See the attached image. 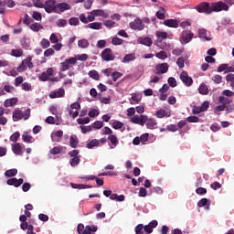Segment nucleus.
Wrapping results in <instances>:
<instances>
[{
    "instance_id": "obj_21",
    "label": "nucleus",
    "mask_w": 234,
    "mask_h": 234,
    "mask_svg": "<svg viewBox=\"0 0 234 234\" xmlns=\"http://www.w3.org/2000/svg\"><path fill=\"white\" fill-rule=\"evenodd\" d=\"M17 98H11V99H6L4 101V107L8 108V107H16L17 105Z\"/></svg>"
},
{
    "instance_id": "obj_9",
    "label": "nucleus",
    "mask_w": 234,
    "mask_h": 234,
    "mask_svg": "<svg viewBox=\"0 0 234 234\" xmlns=\"http://www.w3.org/2000/svg\"><path fill=\"white\" fill-rule=\"evenodd\" d=\"M44 10L48 14H52V12H57L56 0H47L44 2Z\"/></svg>"
},
{
    "instance_id": "obj_40",
    "label": "nucleus",
    "mask_w": 234,
    "mask_h": 234,
    "mask_svg": "<svg viewBox=\"0 0 234 234\" xmlns=\"http://www.w3.org/2000/svg\"><path fill=\"white\" fill-rule=\"evenodd\" d=\"M136 59V56L134 54H127L122 58V63H129V61H134Z\"/></svg>"
},
{
    "instance_id": "obj_35",
    "label": "nucleus",
    "mask_w": 234,
    "mask_h": 234,
    "mask_svg": "<svg viewBox=\"0 0 234 234\" xmlns=\"http://www.w3.org/2000/svg\"><path fill=\"white\" fill-rule=\"evenodd\" d=\"M218 101L221 105H224L226 107V105H229V103H231V99L224 96H219Z\"/></svg>"
},
{
    "instance_id": "obj_7",
    "label": "nucleus",
    "mask_w": 234,
    "mask_h": 234,
    "mask_svg": "<svg viewBox=\"0 0 234 234\" xmlns=\"http://www.w3.org/2000/svg\"><path fill=\"white\" fill-rule=\"evenodd\" d=\"M194 36L195 35L193 34V32H191V30L182 31L181 37H180V41L182 45H187V43H189L191 39H193Z\"/></svg>"
},
{
    "instance_id": "obj_56",
    "label": "nucleus",
    "mask_w": 234,
    "mask_h": 234,
    "mask_svg": "<svg viewBox=\"0 0 234 234\" xmlns=\"http://www.w3.org/2000/svg\"><path fill=\"white\" fill-rule=\"evenodd\" d=\"M144 224H138L134 229L135 234H144Z\"/></svg>"
},
{
    "instance_id": "obj_48",
    "label": "nucleus",
    "mask_w": 234,
    "mask_h": 234,
    "mask_svg": "<svg viewBox=\"0 0 234 234\" xmlns=\"http://www.w3.org/2000/svg\"><path fill=\"white\" fill-rule=\"evenodd\" d=\"M69 24L71 27H78V25H80V18L73 16L71 18L69 19Z\"/></svg>"
},
{
    "instance_id": "obj_51",
    "label": "nucleus",
    "mask_w": 234,
    "mask_h": 234,
    "mask_svg": "<svg viewBox=\"0 0 234 234\" xmlns=\"http://www.w3.org/2000/svg\"><path fill=\"white\" fill-rule=\"evenodd\" d=\"M157 19H165V10L164 8H161L159 11L155 14Z\"/></svg>"
},
{
    "instance_id": "obj_16",
    "label": "nucleus",
    "mask_w": 234,
    "mask_h": 234,
    "mask_svg": "<svg viewBox=\"0 0 234 234\" xmlns=\"http://www.w3.org/2000/svg\"><path fill=\"white\" fill-rule=\"evenodd\" d=\"M12 151L16 156H23V146L20 143L12 144Z\"/></svg>"
},
{
    "instance_id": "obj_28",
    "label": "nucleus",
    "mask_w": 234,
    "mask_h": 234,
    "mask_svg": "<svg viewBox=\"0 0 234 234\" xmlns=\"http://www.w3.org/2000/svg\"><path fill=\"white\" fill-rule=\"evenodd\" d=\"M85 28H91V30H101V22H93L85 26Z\"/></svg>"
},
{
    "instance_id": "obj_26",
    "label": "nucleus",
    "mask_w": 234,
    "mask_h": 234,
    "mask_svg": "<svg viewBox=\"0 0 234 234\" xmlns=\"http://www.w3.org/2000/svg\"><path fill=\"white\" fill-rule=\"evenodd\" d=\"M108 140L112 144V145L110 146V149H115V147L119 144L118 137H116V135H114V134H111V135L108 136Z\"/></svg>"
},
{
    "instance_id": "obj_20",
    "label": "nucleus",
    "mask_w": 234,
    "mask_h": 234,
    "mask_svg": "<svg viewBox=\"0 0 234 234\" xmlns=\"http://www.w3.org/2000/svg\"><path fill=\"white\" fill-rule=\"evenodd\" d=\"M61 138H63V131L61 130H58L51 133L52 142H61Z\"/></svg>"
},
{
    "instance_id": "obj_59",
    "label": "nucleus",
    "mask_w": 234,
    "mask_h": 234,
    "mask_svg": "<svg viewBox=\"0 0 234 234\" xmlns=\"http://www.w3.org/2000/svg\"><path fill=\"white\" fill-rule=\"evenodd\" d=\"M42 48H48L50 47V41L47 38H43L40 42Z\"/></svg>"
},
{
    "instance_id": "obj_33",
    "label": "nucleus",
    "mask_w": 234,
    "mask_h": 234,
    "mask_svg": "<svg viewBox=\"0 0 234 234\" xmlns=\"http://www.w3.org/2000/svg\"><path fill=\"white\" fill-rule=\"evenodd\" d=\"M30 30L33 32H39V30H43V27L41 24L35 22L29 26Z\"/></svg>"
},
{
    "instance_id": "obj_53",
    "label": "nucleus",
    "mask_w": 234,
    "mask_h": 234,
    "mask_svg": "<svg viewBox=\"0 0 234 234\" xmlns=\"http://www.w3.org/2000/svg\"><path fill=\"white\" fill-rule=\"evenodd\" d=\"M104 27H107V28H114V27L116 26V22L112 21V20H105L103 22Z\"/></svg>"
},
{
    "instance_id": "obj_8",
    "label": "nucleus",
    "mask_w": 234,
    "mask_h": 234,
    "mask_svg": "<svg viewBox=\"0 0 234 234\" xmlns=\"http://www.w3.org/2000/svg\"><path fill=\"white\" fill-rule=\"evenodd\" d=\"M103 195L104 197H109L110 200H116V202H123V200H125V196H118V194H112V190H104Z\"/></svg>"
},
{
    "instance_id": "obj_61",
    "label": "nucleus",
    "mask_w": 234,
    "mask_h": 234,
    "mask_svg": "<svg viewBox=\"0 0 234 234\" xmlns=\"http://www.w3.org/2000/svg\"><path fill=\"white\" fill-rule=\"evenodd\" d=\"M80 130L82 134H87V133H90V131H92V126H80Z\"/></svg>"
},
{
    "instance_id": "obj_13",
    "label": "nucleus",
    "mask_w": 234,
    "mask_h": 234,
    "mask_svg": "<svg viewBox=\"0 0 234 234\" xmlns=\"http://www.w3.org/2000/svg\"><path fill=\"white\" fill-rule=\"evenodd\" d=\"M49 98L51 100H56V98H65V89L59 88L58 90L50 91Z\"/></svg>"
},
{
    "instance_id": "obj_54",
    "label": "nucleus",
    "mask_w": 234,
    "mask_h": 234,
    "mask_svg": "<svg viewBox=\"0 0 234 234\" xmlns=\"http://www.w3.org/2000/svg\"><path fill=\"white\" fill-rule=\"evenodd\" d=\"M90 119L89 117L86 118H79L77 120V122L79 123V125H85L87 123H90Z\"/></svg>"
},
{
    "instance_id": "obj_41",
    "label": "nucleus",
    "mask_w": 234,
    "mask_h": 234,
    "mask_svg": "<svg viewBox=\"0 0 234 234\" xmlns=\"http://www.w3.org/2000/svg\"><path fill=\"white\" fill-rule=\"evenodd\" d=\"M199 37H203L207 41H211V37H207V30L206 29H199L198 30Z\"/></svg>"
},
{
    "instance_id": "obj_27",
    "label": "nucleus",
    "mask_w": 234,
    "mask_h": 234,
    "mask_svg": "<svg viewBox=\"0 0 234 234\" xmlns=\"http://www.w3.org/2000/svg\"><path fill=\"white\" fill-rule=\"evenodd\" d=\"M198 92L203 96H207V94H209V88L207 87V85L202 83L199 85Z\"/></svg>"
},
{
    "instance_id": "obj_43",
    "label": "nucleus",
    "mask_w": 234,
    "mask_h": 234,
    "mask_svg": "<svg viewBox=\"0 0 234 234\" xmlns=\"http://www.w3.org/2000/svg\"><path fill=\"white\" fill-rule=\"evenodd\" d=\"M16 175H17V169H16V168L6 170L5 173V176H6L7 178H10L12 176H16Z\"/></svg>"
},
{
    "instance_id": "obj_45",
    "label": "nucleus",
    "mask_w": 234,
    "mask_h": 234,
    "mask_svg": "<svg viewBox=\"0 0 234 234\" xmlns=\"http://www.w3.org/2000/svg\"><path fill=\"white\" fill-rule=\"evenodd\" d=\"M154 43H155L156 47H158L162 50H165V48H167V43H165V41H164V40H155Z\"/></svg>"
},
{
    "instance_id": "obj_17",
    "label": "nucleus",
    "mask_w": 234,
    "mask_h": 234,
    "mask_svg": "<svg viewBox=\"0 0 234 234\" xmlns=\"http://www.w3.org/2000/svg\"><path fill=\"white\" fill-rule=\"evenodd\" d=\"M157 74H165L169 70V64L168 63H162L155 67Z\"/></svg>"
},
{
    "instance_id": "obj_49",
    "label": "nucleus",
    "mask_w": 234,
    "mask_h": 234,
    "mask_svg": "<svg viewBox=\"0 0 234 234\" xmlns=\"http://www.w3.org/2000/svg\"><path fill=\"white\" fill-rule=\"evenodd\" d=\"M80 162H81L80 157H72L69 161V164L71 167H76V165H80Z\"/></svg>"
},
{
    "instance_id": "obj_38",
    "label": "nucleus",
    "mask_w": 234,
    "mask_h": 234,
    "mask_svg": "<svg viewBox=\"0 0 234 234\" xmlns=\"http://www.w3.org/2000/svg\"><path fill=\"white\" fill-rule=\"evenodd\" d=\"M70 186L73 189H89V188H90V186H89V185L71 183Z\"/></svg>"
},
{
    "instance_id": "obj_64",
    "label": "nucleus",
    "mask_w": 234,
    "mask_h": 234,
    "mask_svg": "<svg viewBox=\"0 0 234 234\" xmlns=\"http://www.w3.org/2000/svg\"><path fill=\"white\" fill-rule=\"evenodd\" d=\"M168 85H170L172 88L176 87V79H175L174 77L168 78Z\"/></svg>"
},
{
    "instance_id": "obj_34",
    "label": "nucleus",
    "mask_w": 234,
    "mask_h": 234,
    "mask_svg": "<svg viewBox=\"0 0 234 234\" xmlns=\"http://www.w3.org/2000/svg\"><path fill=\"white\" fill-rule=\"evenodd\" d=\"M155 36L157 37L156 41H163L164 39H167V32L156 31Z\"/></svg>"
},
{
    "instance_id": "obj_15",
    "label": "nucleus",
    "mask_w": 234,
    "mask_h": 234,
    "mask_svg": "<svg viewBox=\"0 0 234 234\" xmlns=\"http://www.w3.org/2000/svg\"><path fill=\"white\" fill-rule=\"evenodd\" d=\"M140 45H144V47H152L153 46V38L150 37H141L137 39Z\"/></svg>"
},
{
    "instance_id": "obj_36",
    "label": "nucleus",
    "mask_w": 234,
    "mask_h": 234,
    "mask_svg": "<svg viewBox=\"0 0 234 234\" xmlns=\"http://www.w3.org/2000/svg\"><path fill=\"white\" fill-rule=\"evenodd\" d=\"M50 154H61L63 153V146H55L49 151Z\"/></svg>"
},
{
    "instance_id": "obj_24",
    "label": "nucleus",
    "mask_w": 234,
    "mask_h": 234,
    "mask_svg": "<svg viewBox=\"0 0 234 234\" xmlns=\"http://www.w3.org/2000/svg\"><path fill=\"white\" fill-rule=\"evenodd\" d=\"M209 206H211V201L207 198H201L197 202L198 207H206V209H209Z\"/></svg>"
},
{
    "instance_id": "obj_1",
    "label": "nucleus",
    "mask_w": 234,
    "mask_h": 234,
    "mask_svg": "<svg viewBox=\"0 0 234 234\" xmlns=\"http://www.w3.org/2000/svg\"><path fill=\"white\" fill-rule=\"evenodd\" d=\"M30 108L27 109L25 112L23 110L16 108L13 111V122H19L20 120H28L30 118Z\"/></svg>"
},
{
    "instance_id": "obj_44",
    "label": "nucleus",
    "mask_w": 234,
    "mask_h": 234,
    "mask_svg": "<svg viewBox=\"0 0 234 234\" xmlns=\"http://www.w3.org/2000/svg\"><path fill=\"white\" fill-rule=\"evenodd\" d=\"M112 127L115 130H118V129H122L123 127V122H120V121H113L112 123Z\"/></svg>"
},
{
    "instance_id": "obj_25",
    "label": "nucleus",
    "mask_w": 234,
    "mask_h": 234,
    "mask_svg": "<svg viewBox=\"0 0 234 234\" xmlns=\"http://www.w3.org/2000/svg\"><path fill=\"white\" fill-rule=\"evenodd\" d=\"M70 8H71L70 5L65 2L57 4V12L58 10V12H66V10H70Z\"/></svg>"
},
{
    "instance_id": "obj_63",
    "label": "nucleus",
    "mask_w": 234,
    "mask_h": 234,
    "mask_svg": "<svg viewBox=\"0 0 234 234\" xmlns=\"http://www.w3.org/2000/svg\"><path fill=\"white\" fill-rule=\"evenodd\" d=\"M212 80L214 81V83H217L218 85L222 82V76L215 75L214 77H212Z\"/></svg>"
},
{
    "instance_id": "obj_11",
    "label": "nucleus",
    "mask_w": 234,
    "mask_h": 234,
    "mask_svg": "<svg viewBox=\"0 0 234 234\" xmlns=\"http://www.w3.org/2000/svg\"><path fill=\"white\" fill-rule=\"evenodd\" d=\"M131 122L132 123H135L144 127V125H145V122H147V115H134L131 118Z\"/></svg>"
},
{
    "instance_id": "obj_6",
    "label": "nucleus",
    "mask_w": 234,
    "mask_h": 234,
    "mask_svg": "<svg viewBox=\"0 0 234 234\" xmlns=\"http://www.w3.org/2000/svg\"><path fill=\"white\" fill-rule=\"evenodd\" d=\"M102 61H114L116 56L112 53V49L106 48L101 54Z\"/></svg>"
},
{
    "instance_id": "obj_55",
    "label": "nucleus",
    "mask_w": 234,
    "mask_h": 234,
    "mask_svg": "<svg viewBox=\"0 0 234 234\" xmlns=\"http://www.w3.org/2000/svg\"><path fill=\"white\" fill-rule=\"evenodd\" d=\"M21 136V133H19V132H16L14 133L11 136H10V142H14V144H16V142H17V140H19V137Z\"/></svg>"
},
{
    "instance_id": "obj_4",
    "label": "nucleus",
    "mask_w": 234,
    "mask_h": 234,
    "mask_svg": "<svg viewBox=\"0 0 234 234\" xmlns=\"http://www.w3.org/2000/svg\"><path fill=\"white\" fill-rule=\"evenodd\" d=\"M196 10L199 12V14H206L209 16V14H213V10L211 9V4L207 2H202L201 4L196 5Z\"/></svg>"
},
{
    "instance_id": "obj_50",
    "label": "nucleus",
    "mask_w": 234,
    "mask_h": 234,
    "mask_svg": "<svg viewBox=\"0 0 234 234\" xmlns=\"http://www.w3.org/2000/svg\"><path fill=\"white\" fill-rule=\"evenodd\" d=\"M33 5L36 8H44L45 2L43 0H33Z\"/></svg>"
},
{
    "instance_id": "obj_2",
    "label": "nucleus",
    "mask_w": 234,
    "mask_h": 234,
    "mask_svg": "<svg viewBox=\"0 0 234 234\" xmlns=\"http://www.w3.org/2000/svg\"><path fill=\"white\" fill-rule=\"evenodd\" d=\"M78 63V58L74 57H70L69 58H66L63 62L60 63V72H66L69 69H72L74 65Z\"/></svg>"
},
{
    "instance_id": "obj_39",
    "label": "nucleus",
    "mask_w": 234,
    "mask_h": 234,
    "mask_svg": "<svg viewBox=\"0 0 234 234\" xmlns=\"http://www.w3.org/2000/svg\"><path fill=\"white\" fill-rule=\"evenodd\" d=\"M90 78H92V80H95L96 81H100V73L96 71V69H92L89 71Z\"/></svg>"
},
{
    "instance_id": "obj_29",
    "label": "nucleus",
    "mask_w": 234,
    "mask_h": 234,
    "mask_svg": "<svg viewBox=\"0 0 234 234\" xmlns=\"http://www.w3.org/2000/svg\"><path fill=\"white\" fill-rule=\"evenodd\" d=\"M100 141L98 139H92L86 144L87 149H94V147H100Z\"/></svg>"
},
{
    "instance_id": "obj_5",
    "label": "nucleus",
    "mask_w": 234,
    "mask_h": 234,
    "mask_svg": "<svg viewBox=\"0 0 234 234\" xmlns=\"http://www.w3.org/2000/svg\"><path fill=\"white\" fill-rule=\"evenodd\" d=\"M210 5H211L212 12H222V10H224L225 12H228V10H229V6L222 1H219L214 4L212 3L210 4Z\"/></svg>"
},
{
    "instance_id": "obj_52",
    "label": "nucleus",
    "mask_w": 234,
    "mask_h": 234,
    "mask_svg": "<svg viewBox=\"0 0 234 234\" xmlns=\"http://www.w3.org/2000/svg\"><path fill=\"white\" fill-rule=\"evenodd\" d=\"M4 90L5 92H7L8 94H12V92H14V90H16V88H14V86H12L10 84H5Z\"/></svg>"
},
{
    "instance_id": "obj_22",
    "label": "nucleus",
    "mask_w": 234,
    "mask_h": 234,
    "mask_svg": "<svg viewBox=\"0 0 234 234\" xmlns=\"http://www.w3.org/2000/svg\"><path fill=\"white\" fill-rule=\"evenodd\" d=\"M155 116H156V118H170L171 117V112H166L164 109H160V110L156 111Z\"/></svg>"
},
{
    "instance_id": "obj_60",
    "label": "nucleus",
    "mask_w": 234,
    "mask_h": 234,
    "mask_svg": "<svg viewBox=\"0 0 234 234\" xmlns=\"http://www.w3.org/2000/svg\"><path fill=\"white\" fill-rule=\"evenodd\" d=\"M155 56L158 59H167V53L165 51H160Z\"/></svg>"
},
{
    "instance_id": "obj_14",
    "label": "nucleus",
    "mask_w": 234,
    "mask_h": 234,
    "mask_svg": "<svg viewBox=\"0 0 234 234\" xmlns=\"http://www.w3.org/2000/svg\"><path fill=\"white\" fill-rule=\"evenodd\" d=\"M50 76H54V69L48 68L46 71H43L39 77L40 81H48Z\"/></svg>"
},
{
    "instance_id": "obj_37",
    "label": "nucleus",
    "mask_w": 234,
    "mask_h": 234,
    "mask_svg": "<svg viewBox=\"0 0 234 234\" xmlns=\"http://www.w3.org/2000/svg\"><path fill=\"white\" fill-rule=\"evenodd\" d=\"M89 40L82 38L80 40L78 41V46L80 47V48H89Z\"/></svg>"
},
{
    "instance_id": "obj_31",
    "label": "nucleus",
    "mask_w": 234,
    "mask_h": 234,
    "mask_svg": "<svg viewBox=\"0 0 234 234\" xmlns=\"http://www.w3.org/2000/svg\"><path fill=\"white\" fill-rule=\"evenodd\" d=\"M132 101L131 104L134 105L138 103L139 101H142V94L140 93H133L131 98Z\"/></svg>"
},
{
    "instance_id": "obj_18",
    "label": "nucleus",
    "mask_w": 234,
    "mask_h": 234,
    "mask_svg": "<svg viewBox=\"0 0 234 234\" xmlns=\"http://www.w3.org/2000/svg\"><path fill=\"white\" fill-rule=\"evenodd\" d=\"M90 14H93V16L97 17H104L105 19L109 17V13L105 12L102 9H94L90 12Z\"/></svg>"
},
{
    "instance_id": "obj_58",
    "label": "nucleus",
    "mask_w": 234,
    "mask_h": 234,
    "mask_svg": "<svg viewBox=\"0 0 234 234\" xmlns=\"http://www.w3.org/2000/svg\"><path fill=\"white\" fill-rule=\"evenodd\" d=\"M186 60L184 59V57H179L176 60V65L179 67V69H184Z\"/></svg>"
},
{
    "instance_id": "obj_12",
    "label": "nucleus",
    "mask_w": 234,
    "mask_h": 234,
    "mask_svg": "<svg viewBox=\"0 0 234 234\" xmlns=\"http://www.w3.org/2000/svg\"><path fill=\"white\" fill-rule=\"evenodd\" d=\"M130 27L132 30H144V28H145V25H144L142 19L135 18L134 21L130 23Z\"/></svg>"
},
{
    "instance_id": "obj_3",
    "label": "nucleus",
    "mask_w": 234,
    "mask_h": 234,
    "mask_svg": "<svg viewBox=\"0 0 234 234\" xmlns=\"http://www.w3.org/2000/svg\"><path fill=\"white\" fill-rule=\"evenodd\" d=\"M27 69H34V63L32 62V57L28 56L22 60L21 64L16 68L17 72H25Z\"/></svg>"
},
{
    "instance_id": "obj_42",
    "label": "nucleus",
    "mask_w": 234,
    "mask_h": 234,
    "mask_svg": "<svg viewBox=\"0 0 234 234\" xmlns=\"http://www.w3.org/2000/svg\"><path fill=\"white\" fill-rule=\"evenodd\" d=\"M226 80L230 83V87L232 88V90H234V74L229 73L226 76Z\"/></svg>"
},
{
    "instance_id": "obj_30",
    "label": "nucleus",
    "mask_w": 234,
    "mask_h": 234,
    "mask_svg": "<svg viewBox=\"0 0 234 234\" xmlns=\"http://www.w3.org/2000/svg\"><path fill=\"white\" fill-rule=\"evenodd\" d=\"M80 144V141L78 140L77 135H71L69 137V145L72 147V149H76L78 147V144Z\"/></svg>"
},
{
    "instance_id": "obj_62",
    "label": "nucleus",
    "mask_w": 234,
    "mask_h": 234,
    "mask_svg": "<svg viewBox=\"0 0 234 234\" xmlns=\"http://www.w3.org/2000/svg\"><path fill=\"white\" fill-rule=\"evenodd\" d=\"M93 129H101L103 127V122L101 121H96L92 126Z\"/></svg>"
},
{
    "instance_id": "obj_10",
    "label": "nucleus",
    "mask_w": 234,
    "mask_h": 234,
    "mask_svg": "<svg viewBox=\"0 0 234 234\" xmlns=\"http://www.w3.org/2000/svg\"><path fill=\"white\" fill-rule=\"evenodd\" d=\"M180 80L186 85V87H191L193 85V78L189 77L187 71H182L180 74Z\"/></svg>"
},
{
    "instance_id": "obj_57",
    "label": "nucleus",
    "mask_w": 234,
    "mask_h": 234,
    "mask_svg": "<svg viewBox=\"0 0 234 234\" xmlns=\"http://www.w3.org/2000/svg\"><path fill=\"white\" fill-rule=\"evenodd\" d=\"M32 17H33V19H35V21H41L43 19L41 13H39L37 11L33 12Z\"/></svg>"
},
{
    "instance_id": "obj_19",
    "label": "nucleus",
    "mask_w": 234,
    "mask_h": 234,
    "mask_svg": "<svg viewBox=\"0 0 234 234\" xmlns=\"http://www.w3.org/2000/svg\"><path fill=\"white\" fill-rule=\"evenodd\" d=\"M164 25L165 27H169L170 28H178V20L176 19H166L164 21Z\"/></svg>"
},
{
    "instance_id": "obj_46",
    "label": "nucleus",
    "mask_w": 234,
    "mask_h": 234,
    "mask_svg": "<svg viewBox=\"0 0 234 234\" xmlns=\"http://www.w3.org/2000/svg\"><path fill=\"white\" fill-rule=\"evenodd\" d=\"M11 56H14V58H21L23 56V49H12Z\"/></svg>"
},
{
    "instance_id": "obj_23",
    "label": "nucleus",
    "mask_w": 234,
    "mask_h": 234,
    "mask_svg": "<svg viewBox=\"0 0 234 234\" xmlns=\"http://www.w3.org/2000/svg\"><path fill=\"white\" fill-rule=\"evenodd\" d=\"M22 140L23 142H25L26 144H34V142L36 141V139H34L32 137V135H30V133L28 132H25L22 134Z\"/></svg>"
},
{
    "instance_id": "obj_47",
    "label": "nucleus",
    "mask_w": 234,
    "mask_h": 234,
    "mask_svg": "<svg viewBox=\"0 0 234 234\" xmlns=\"http://www.w3.org/2000/svg\"><path fill=\"white\" fill-rule=\"evenodd\" d=\"M84 231H86V232H88V233H90V234H91V233H96V231H98V227L87 225V226L85 227Z\"/></svg>"
},
{
    "instance_id": "obj_32",
    "label": "nucleus",
    "mask_w": 234,
    "mask_h": 234,
    "mask_svg": "<svg viewBox=\"0 0 234 234\" xmlns=\"http://www.w3.org/2000/svg\"><path fill=\"white\" fill-rule=\"evenodd\" d=\"M145 123L147 129H154V127H156L157 125L156 121L154 119H148L147 116Z\"/></svg>"
}]
</instances>
